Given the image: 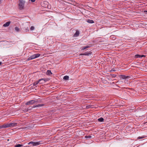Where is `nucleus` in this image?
I'll return each mask as SVG.
<instances>
[{"label": "nucleus", "mask_w": 147, "mask_h": 147, "mask_svg": "<svg viewBox=\"0 0 147 147\" xmlns=\"http://www.w3.org/2000/svg\"><path fill=\"white\" fill-rule=\"evenodd\" d=\"M17 126V123H6L3 125H0V129L3 128L13 127Z\"/></svg>", "instance_id": "f257e3e1"}, {"label": "nucleus", "mask_w": 147, "mask_h": 147, "mask_svg": "<svg viewBox=\"0 0 147 147\" xmlns=\"http://www.w3.org/2000/svg\"><path fill=\"white\" fill-rule=\"evenodd\" d=\"M19 8L21 10L24 9L25 2L23 0H19Z\"/></svg>", "instance_id": "f03ea898"}, {"label": "nucleus", "mask_w": 147, "mask_h": 147, "mask_svg": "<svg viewBox=\"0 0 147 147\" xmlns=\"http://www.w3.org/2000/svg\"><path fill=\"white\" fill-rule=\"evenodd\" d=\"M23 27L22 28L23 30L25 32H27L29 31V30L28 28L29 27V25L28 24H25L23 25Z\"/></svg>", "instance_id": "7ed1b4c3"}, {"label": "nucleus", "mask_w": 147, "mask_h": 147, "mask_svg": "<svg viewBox=\"0 0 147 147\" xmlns=\"http://www.w3.org/2000/svg\"><path fill=\"white\" fill-rule=\"evenodd\" d=\"M41 143L40 141L38 142H30L28 143V144L30 145V144H32V146H38Z\"/></svg>", "instance_id": "20e7f679"}, {"label": "nucleus", "mask_w": 147, "mask_h": 147, "mask_svg": "<svg viewBox=\"0 0 147 147\" xmlns=\"http://www.w3.org/2000/svg\"><path fill=\"white\" fill-rule=\"evenodd\" d=\"M38 102L37 100H32L27 102L25 103L26 105H30L35 103Z\"/></svg>", "instance_id": "39448f33"}, {"label": "nucleus", "mask_w": 147, "mask_h": 147, "mask_svg": "<svg viewBox=\"0 0 147 147\" xmlns=\"http://www.w3.org/2000/svg\"><path fill=\"white\" fill-rule=\"evenodd\" d=\"M47 80L45 78H42L38 80V82H39L40 84H42L45 83L46 81H47Z\"/></svg>", "instance_id": "423d86ee"}, {"label": "nucleus", "mask_w": 147, "mask_h": 147, "mask_svg": "<svg viewBox=\"0 0 147 147\" xmlns=\"http://www.w3.org/2000/svg\"><path fill=\"white\" fill-rule=\"evenodd\" d=\"M40 56V54L39 53L34 54L32 56H31L32 59L38 57Z\"/></svg>", "instance_id": "0eeeda50"}, {"label": "nucleus", "mask_w": 147, "mask_h": 147, "mask_svg": "<svg viewBox=\"0 0 147 147\" xmlns=\"http://www.w3.org/2000/svg\"><path fill=\"white\" fill-rule=\"evenodd\" d=\"M44 104H38L37 105H34L33 106V108H36V107H41L44 106Z\"/></svg>", "instance_id": "6e6552de"}, {"label": "nucleus", "mask_w": 147, "mask_h": 147, "mask_svg": "<svg viewBox=\"0 0 147 147\" xmlns=\"http://www.w3.org/2000/svg\"><path fill=\"white\" fill-rule=\"evenodd\" d=\"M80 34V32L78 30L76 31V32L74 34V36L76 37L78 36Z\"/></svg>", "instance_id": "1a4fd4ad"}, {"label": "nucleus", "mask_w": 147, "mask_h": 147, "mask_svg": "<svg viewBox=\"0 0 147 147\" xmlns=\"http://www.w3.org/2000/svg\"><path fill=\"white\" fill-rule=\"evenodd\" d=\"M10 22H6L5 24H4L3 25V26L4 27H7L9 26L10 24Z\"/></svg>", "instance_id": "9d476101"}, {"label": "nucleus", "mask_w": 147, "mask_h": 147, "mask_svg": "<svg viewBox=\"0 0 147 147\" xmlns=\"http://www.w3.org/2000/svg\"><path fill=\"white\" fill-rule=\"evenodd\" d=\"M86 22H87L90 23V24H92L94 23V21L92 20H90L89 19H88L86 20Z\"/></svg>", "instance_id": "9b49d317"}, {"label": "nucleus", "mask_w": 147, "mask_h": 147, "mask_svg": "<svg viewBox=\"0 0 147 147\" xmlns=\"http://www.w3.org/2000/svg\"><path fill=\"white\" fill-rule=\"evenodd\" d=\"M121 78L123 79H125L128 78H129V77L128 76H126L125 75H121Z\"/></svg>", "instance_id": "f8f14e48"}, {"label": "nucleus", "mask_w": 147, "mask_h": 147, "mask_svg": "<svg viewBox=\"0 0 147 147\" xmlns=\"http://www.w3.org/2000/svg\"><path fill=\"white\" fill-rule=\"evenodd\" d=\"M90 47H91V46H90L84 47H82V50H85L87 48H90Z\"/></svg>", "instance_id": "ddd939ff"}, {"label": "nucleus", "mask_w": 147, "mask_h": 147, "mask_svg": "<svg viewBox=\"0 0 147 147\" xmlns=\"http://www.w3.org/2000/svg\"><path fill=\"white\" fill-rule=\"evenodd\" d=\"M46 74L47 75H50L51 74H52L51 72V71L50 70H48L46 72Z\"/></svg>", "instance_id": "4468645a"}, {"label": "nucleus", "mask_w": 147, "mask_h": 147, "mask_svg": "<svg viewBox=\"0 0 147 147\" xmlns=\"http://www.w3.org/2000/svg\"><path fill=\"white\" fill-rule=\"evenodd\" d=\"M104 119L102 117H100L98 119V120L100 122H102L104 121Z\"/></svg>", "instance_id": "2eb2a0df"}, {"label": "nucleus", "mask_w": 147, "mask_h": 147, "mask_svg": "<svg viewBox=\"0 0 147 147\" xmlns=\"http://www.w3.org/2000/svg\"><path fill=\"white\" fill-rule=\"evenodd\" d=\"M15 147H24V146L22 144H18L15 145Z\"/></svg>", "instance_id": "dca6fc26"}, {"label": "nucleus", "mask_w": 147, "mask_h": 147, "mask_svg": "<svg viewBox=\"0 0 147 147\" xmlns=\"http://www.w3.org/2000/svg\"><path fill=\"white\" fill-rule=\"evenodd\" d=\"M63 79L66 80H68L69 79V77L68 76H66L64 77Z\"/></svg>", "instance_id": "f3484780"}, {"label": "nucleus", "mask_w": 147, "mask_h": 147, "mask_svg": "<svg viewBox=\"0 0 147 147\" xmlns=\"http://www.w3.org/2000/svg\"><path fill=\"white\" fill-rule=\"evenodd\" d=\"M39 83V82H38V81H36L34 82V83H33V86H36Z\"/></svg>", "instance_id": "a211bd4d"}, {"label": "nucleus", "mask_w": 147, "mask_h": 147, "mask_svg": "<svg viewBox=\"0 0 147 147\" xmlns=\"http://www.w3.org/2000/svg\"><path fill=\"white\" fill-rule=\"evenodd\" d=\"M33 108L32 106V107H29L27 109H28V111H29L30 110H31L32 109V108Z\"/></svg>", "instance_id": "6ab92c4d"}, {"label": "nucleus", "mask_w": 147, "mask_h": 147, "mask_svg": "<svg viewBox=\"0 0 147 147\" xmlns=\"http://www.w3.org/2000/svg\"><path fill=\"white\" fill-rule=\"evenodd\" d=\"M15 30L17 32H19V28L17 27H15Z\"/></svg>", "instance_id": "aec40b11"}, {"label": "nucleus", "mask_w": 147, "mask_h": 147, "mask_svg": "<svg viewBox=\"0 0 147 147\" xmlns=\"http://www.w3.org/2000/svg\"><path fill=\"white\" fill-rule=\"evenodd\" d=\"M135 57L136 58H140V55L138 54L136 55H135Z\"/></svg>", "instance_id": "412c9836"}, {"label": "nucleus", "mask_w": 147, "mask_h": 147, "mask_svg": "<svg viewBox=\"0 0 147 147\" xmlns=\"http://www.w3.org/2000/svg\"><path fill=\"white\" fill-rule=\"evenodd\" d=\"M35 28L34 26H31L30 28V29L31 30H34Z\"/></svg>", "instance_id": "4be33fe9"}, {"label": "nucleus", "mask_w": 147, "mask_h": 147, "mask_svg": "<svg viewBox=\"0 0 147 147\" xmlns=\"http://www.w3.org/2000/svg\"><path fill=\"white\" fill-rule=\"evenodd\" d=\"M145 138V136H142V137H139L138 138V139H142V138Z\"/></svg>", "instance_id": "5701e85b"}, {"label": "nucleus", "mask_w": 147, "mask_h": 147, "mask_svg": "<svg viewBox=\"0 0 147 147\" xmlns=\"http://www.w3.org/2000/svg\"><path fill=\"white\" fill-rule=\"evenodd\" d=\"M33 59H32V57H31V56L30 57H29V58H28L27 59V60L28 61H29V60H32Z\"/></svg>", "instance_id": "b1692460"}, {"label": "nucleus", "mask_w": 147, "mask_h": 147, "mask_svg": "<svg viewBox=\"0 0 147 147\" xmlns=\"http://www.w3.org/2000/svg\"><path fill=\"white\" fill-rule=\"evenodd\" d=\"M23 111L25 112H26L28 111V109L27 108L25 109L24 110H23Z\"/></svg>", "instance_id": "393cba45"}, {"label": "nucleus", "mask_w": 147, "mask_h": 147, "mask_svg": "<svg viewBox=\"0 0 147 147\" xmlns=\"http://www.w3.org/2000/svg\"><path fill=\"white\" fill-rule=\"evenodd\" d=\"M117 75L115 74H113L112 75V77L113 78H115L116 77Z\"/></svg>", "instance_id": "a878e982"}, {"label": "nucleus", "mask_w": 147, "mask_h": 147, "mask_svg": "<svg viewBox=\"0 0 147 147\" xmlns=\"http://www.w3.org/2000/svg\"><path fill=\"white\" fill-rule=\"evenodd\" d=\"M145 56L144 55H140V58H142V57H145Z\"/></svg>", "instance_id": "bb28decb"}, {"label": "nucleus", "mask_w": 147, "mask_h": 147, "mask_svg": "<svg viewBox=\"0 0 147 147\" xmlns=\"http://www.w3.org/2000/svg\"><path fill=\"white\" fill-rule=\"evenodd\" d=\"M89 53H85L84 54H83V55H89Z\"/></svg>", "instance_id": "cd10ccee"}, {"label": "nucleus", "mask_w": 147, "mask_h": 147, "mask_svg": "<svg viewBox=\"0 0 147 147\" xmlns=\"http://www.w3.org/2000/svg\"><path fill=\"white\" fill-rule=\"evenodd\" d=\"M30 1H31L32 2H34L35 1V0H30Z\"/></svg>", "instance_id": "c85d7f7f"}, {"label": "nucleus", "mask_w": 147, "mask_h": 147, "mask_svg": "<svg viewBox=\"0 0 147 147\" xmlns=\"http://www.w3.org/2000/svg\"><path fill=\"white\" fill-rule=\"evenodd\" d=\"M2 64V62H0V65H1Z\"/></svg>", "instance_id": "c756f323"}, {"label": "nucleus", "mask_w": 147, "mask_h": 147, "mask_svg": "<svg viewBox=\"0 0 147 147\" xmlns=\"http://www.w3.org/2000/svg\"><path fill=\"white\" fill-rule=\"evenodd\" d=\"M115 70H114L113 69H112L111 70V71H114Z\"/></svg>", "instance_id": "7c9ffc66"}, {"label": "nucleus", "mask_w": 147, "mask_h": 147, "mask_svg": "<svg viewBox=\"0 0 147 147\" xmlns=\"http://www.w3.org/2000/svg\"><path fill=\"white\" fill-rule=\"evenodd\" d=\"M24 128L21 127V128H19L18 129H23Z\"/></svg>", "instance_id": "2f4dec72"}, {"label": "nucleus", "mask_w": 147, "mask_h": 147, "mask_svg": "<svg viewBox=\"0 0 147 147\" xmlns=\"http://www.w3.org/2000/svg\"><path fill=\"white\" fill-rule=\"evenodd\" d=\"M144 12H147V11H145Z\"/></svg>", "instance_id": "473e14b6"}, {"label": "nucleus", "mask_w": 147, "mask_h": 147, "mask_svg": "<svg viewBox=\"0 0 147 147\" xmlns=\"http://www.w3.org/2000/svg\"><path fill=\"white\" fill-rule=\"evenodd\" d=\"M145 124H147V121L145 123Z\"/></svg>", "instance_id": "72a5a7b5"}, {"label": "nucleus", "mask_w": 147, "mask_h": 147, "mask_svg": "<svg viewBox=\"0 0 147 147\" xmlns=\"http://www.w3.org/2000/svg\"><path fill=\"white\" fill-rule=\"evenodd\" d=\"M146 119H147V117H146Z\"/></svg>", "instance_id": "f704fd0d"}]
</instances>
